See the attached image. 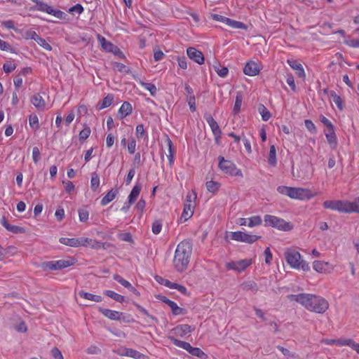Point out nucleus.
<instances>
[{
    "label": "nucleus",
    "instance_id": "nucleus-1",
    "mask_svg": "<svg viewBox=\"0 0 359 359\" xmlns=\"http://www.w3.org/2000/svg\"><path fill=\"white\" fill-rule=\"evenodd\" d=\"M287 297L290 301L298 302L311 312L323 313L329 308L328 302L320 296L301 293L298 294H288Z\"/></svg>",
    "mask_w": 359,
    "mask_h": 359
},
{
    "label": "nucleus",
    "instance_id": "nucleus-2",
    "mask_svg": "<svg viewBox=\"0 0 359 359\" xmlns=\"http://www.w3.org/2000/svg\"><path fill=\"white\" fill-rule=\"evenodd\" d=\"M191 252L192 245L189 241H182L177 245L172 261L177 272L182 273L187 269Z\"/></svg>",
    "mask_w": 359,
    "mask_h": 359
},
{
    "label": "nucleus",
    "instance_id": "nucleus-3",
    "mask_svg": "<svg viewBox=\"0 0 359 359\" xmlns=\"http://www.w3.org/2000/svg\"><path fill=\"white\" fill-rule=\"evenodd\" d=\"M277 191L283 195L287 196L292 199L309 200L315 196L309 189L300 187H291L287 186H279Z\"/></svg>",
    "mask_w": 359,
    "mask_h": 359
},
{
    "label": "nucleus",
    "instance_id": "nucleus-4",
    "mask_svg": "<svg viewBox=\"0 0 359 359\" xmlns=\"http://www.w3.org/2000/svg\"><path fill=\"white\" fill-rule=\"evenodd\" d=\"M284 255L287 263L292 269H302L304 271L310 270L309 263L302 259L301 254L295 249L287 248Z\"/></svg>",
    "mask_w": 359,
    "mask_h": 359
},
{
    "label": "nucleus",
    "instance_id": "nucleus-5",
    "mask_svg": "<svg viewBox=\"0 0 359 359\" xmlns=\"http://www.w3.org/2000/svg\"><path fill=\"white\" fill-rule=\"evenodd\" d=\"M264 222L266 226H271L283 231H290L294 227L290 222L271 215H265Z\"/></svg>",
    "mask_w": 359,
    "mask_h": 359
},
{
    "label": "nucleus",
    "instance_id": "nucleus-6",
    "mask_svg": "<svg viewBox=\"0 0 359 359\" xmlns=\"http://www.w3.org/2000/svg\"><path fill=\"white\" fill-rule=\"evenodd\" d=\"M219 168L226 175L231 177H243V173L241 169L238 168L236 164L229 161L226 160L223 156H219Z\"/></svg>",
    "mask_w": 359,
    "mask_h": 359
},
{
    "label": "nucleus",
    "instance_id": "nucleus-7",
    "mask_svg": "<svg viewBox=\"0 0 359 359\" xmlns=\"http://www.w3.org/2000/svg\"><path fill=\"white\" fill-rule=\"evenodd\" d=\"M74 263V259L69 257L67 259L44 262L41 264V268L44 271H57L73 266Z\"/></svg>",
    "mask_w": 359,
    "mask_h": 359
},
{
    "label": "nucleus",
    "instance_id": "nucleus-8",
    "mask_svg": "<svg viewBox=\"0 0 359 359\" xmlns=\"http://www.w3.org/2000/svg\"><path fill=\"white\" fill-rule=\"evenodd\" d=\"M196 197L197 194L194 191H189L187 194L184 204L183 212L180 217L181 220L183 219V221L185 222L193 215Z\"/></svg>",
    "mask_w": 359,
    "mask_h": 359
},
{
    "label": "nucleus",
    "instance_id": "nucleus-9",
    "mask_svg": "<svg viewBox=\"0 0 359 359\" xmlns=\"http://www.w3.org/2000/svg\"><path fill=\"white\" fill-rule=\"evenodd\" d=\"M168 339L170 340V341L172 342V344L181 348H183L188 351L190 354L192 355L198 357V358H204L206 357L205 353L199 348L196 347H192L189 343L179 340L174 337L173 336H169Z\"/></svg>",
    "mask_w": 359,
    "mask_h": 359
},
{
    "label": "nucleus",
    "instance_id": "nucleus-10",
    "mask_svg": "<svg viewBox=\"0 0 359 359\" xmlns=\"http://www.w3.org/2000/svg\"><path fill=\"white\" fill-rule=\"evenodd\" d=\"M325 209L338 211L343 213H349L348 201L330 200L325 201L323 203Z\"/></svg>",
    "mask_w": 359,
    "mask_h": 359
},
{
    "label": "nucleus",
    "instance_id": "nucleus-11",
    "mask_svg": "<svg viewBox=\"0 0 359 359\" xmlns=\"http://www.w3.org/2000/svg\"><path fill=\"white\" fill-rule=\"evenodd\" d=\"M33 9L53 15L60 20H65L67 16L64 12L57 9H54L51 6H49L44 1L39 5V8H34Z\"/></svg>",
    "mask_w": 359,
    "mask_h": 359
},
{
    "label": "nucleus",
    "instance_id": "nucleus-12",
    "mask_svg": "<svg viewBox=\"0 0 359 359\" xmlns=\"http://www.w3.org/2000/svg\"><path fill=\"white\" fill-rule=\"evenodd\" d=\"M33 9L53 15L60 20H65L67 16L64 12L57 9H54L51 6H49L44 1L39 5V8H34Z\"/></svg>",
    "mask_w": 359,
    "mask_h": 359
},
{
    "label": "nucleus",
    "instance_id": "nucleus-13",
    "mask_svg": "<svg viewBox=\"0 0 359 359\" xmlns=\"http://www.w3.org/2000/svg\"><path fill=\"white\" fill-rule=\"evenodd\" d=\"M260 237L256 235L248 234L243 231H235L232 233L231 238L236 241L253 243L257 241Z\"/></svg>",
    "mask_w": 359,
    "mask_h": 359
},
{
    "label": "nucleus",
    "instance_id": "nucleus-14",
    "mask_svg": "<svg viewBox=\"0 0 359 359\" xmlns=\"http://www.w3.org/2000/svg\"><path fill=\"white\" fill-rule=\"evenodd\" d=\"M251 264V259H245L237 262H227L226 264V267L229 270H233L241 273L245 270Z\"/></svg>",
    "mask_w": 359,
    "mask_h": 359
},
{
    "label": "nucleus",
    "instance_id": "nucleus-15",
    "mask_svg": "<svg viewBox=\"0 0 359 359\" xmlns=\"http://www.w3.org/2000/svg\"><path fill=\"white\" fill-rule=\"evenodd\" d=\"M204 118L212 130L215 142L219 143L222 135V130L218 123L210 114L205 115Z\"/></svg>",
    "mask_w": 359,
    "mask_h": 359
},
{
    "label": "nucleus",
    "instance_id": "nucleus-16",
    "mask_svg": "<svg viewBox=\"0 0 359 359\" xmlns=\"http://www.w3.org/2000/svg\"><path fill=\"white\" fill-rule=\"evenodd\" d=\"M97 40L100 43L102 48L106 51L113 53L115 55L121 53L120 49L116 46L107 41L104 36L98 34Z\"/></svg>",
    "mask_w": 359,
    "mask_h": 359
},
{
    "label": "nucleus",
    "instance_id": "nucleus-17",
    "mask_svg": "<svg viewBox=\"0 0 359 359\" xmlns=\"http://www.w3.org/2000/svg\"><path fill=\"white\" fill-rule=\"evenodd\" d=\"M187 54L188 57L195 62L202 65L204 63V56L200 50L194 47H189L187 49Z\"/></svg>",
    "mask_w": 359,
    "mask_h": 359
},
{
    "label": "nucleus",
    "instance_id": "nucleus-18",
    "mask_svg": "<svg viewBox=\"0 0 359 359\" xmlns=\"http://www.w3.org/2000/svg\"><path fill=\"white\" fill-rule=\"evenodd\" d=\"M287 63L290 67L296 71V74L298 77L304 80L306 79V73L302 64L294 59L287 60Z\"/></svg>",
    "mask_w": 359,
    "mask_h": 359
},
{
    "label": "nucleus",
    "instance_id": "nucleus-19",
    "mask_svg": "<svg viewBox=\"0 0 359 359\" xmlns=\"http://www.w3.org/2000/svg\"><path fill=\"white\" fill-rule=\"evenodd\" d=\"M194 330V328L187 324H182L176 326L172 330L177 336L184 337Z\"/></svg>",
    "mask_w": 359,
    "mask_h": 359
},
{
    "label": "nucleus",
    "instance_id": "nucleus-20",
    "mask_svg": "<svg viewBox=\"0 0 359 359\" xmlns=\"http://www.w3.org/2000/svg\"><path fill=\"white\" fill-rule=\"evenodd\" d=\"M260 69L258 64L253 61L248 62L243 68L244 74L250 76L257 75Z\"/></svg>",
    "mask_w": 359,
    "mask_h": 359
},
{
    "label": "nucleus",
    "instance_id": "nucleus-21",
    "mask_svg": "<svg viewBox=\"0 0 359 359\" xmlns=\"http://www.w3.org/2000/svg\"><path fill=\"white\" fill-rule=\"evenodd\" d=\"M99 311L105 317L112 320H120L122 316V313L109 309L99 308Z\"/></svg>",
    "mask_w": 359,
    "mask_h": 359
},
{
    "label": "nucleus",
    "instance_id": "nucleus-22",
    "mask_svg": "<svg viewBox=\"0 0 359 359\" xmlns=\"http://www.w3.org/2000/svg\"><path fill=\"white\" fill-rule=\"evenodd\" d=\"M325 135L327 141L332 149H335L337 147V138L335 134L334 128L326 130Z\"/></svg>",
    "mask_w": 359,
    "mask_h": 359
},
{
    "label": "nucleus",
    "instance_id": "nucleus-23",
    "mask_svg": "<svg viewBox=\"0 0 359 359\" xmlns=\"http://www.w3.org/2000/svg\"><path fill=\"white\" fill-rule=\"evenodd\" d=\"M133 107L128 102H124L118 111V116L120 119H123L132 113Z\"/></svg>",
    "mask_w": 359,
    "mask_h": 359
},
{
    "label": "nucleus",
    "instance_id": "nucleus-24",
    "mask_svg": "<svg viewBox=\"0 0 359 359\" xmlns=\"http://www.w3.org/2000/svg\"><path fill=\"white\" fill-rule=\"evenodd\" d=\"M0 223L7 231H11L12 233H20L24 231L22 227L10 224L5 217H3L1 219Z\"/></svg>",
    "mask_w": 359,
    "mask_h": 359
},
{
    "label": "nucleus",
    "instance_id": "nucleus-25",
    "mask_svg": "<svg viewBox=\"0 0 359 359\" xmlns=\"http://www.w3.org/2000/svg\"><path fill=\"white\" fill-rule=\"evenodd\" d=\"M162 302L165 303L171 309L172 312L174 315H180L183 313V309L177 306V304L174 302L165 297H163L161 299Z\"/></svg>",
    "mask_w": 359,
    "mask_h": 359
},
{
    "label": "nucleus",
    "instance_id": "nucleus-26",
    "mask_svg": "<svg viewBox=\"0 0 359 359\" xmlns=\"http://www.w3.org/2000/svg\"><path fill=\"white\" fill-rule=\"evenodd\" d=\"M330 265L328 262L323 261H315L313 263V268L318 273H326L330 269Z\"/></svg>",
    "mask_w": 359,
    "mask_h": 359
},
{
    "label": "nucleus",
    "instance_id": "nucleus-27",
    "mask_svg": "<svg viewBox=\"0 0 359 359\" xmlns=\"http://www.w3.org/2000/svg\"><path fill=\"white\" fill-rule=\"evenodd\" d=\"M141 189H142V185L140 184H136L133 187L132 191H130V193L128 197V203L133 204L135 202L138 196L140 195Z\"/></svg>",
    "mask_w": 359,
    "mask_h": 359
},
{
    "label": "nucleus",
    "instance_id": "nucleus-28",
    "mask_svg": "<svg viewBox=\"0 0 359 359\" xmlns=\"http://www.w3.org/2000/svg\"><path fill=\"white\" fill-rule=\"evenodd\" d=\"M32 103L38 109H43L46 106V102L40 94H35L31 99Z\"/></svg>",
    "mask_w": 359,
    "mask_h": 359
},
{
    "label": "nucleus",
    "instance_id": "nucleus-29",
    "mask_svg": "<svg viewBox=\"0 0 359 359\" xmlns=\"http://www.w3.org/2000/svg\"><path fill=\"white\" fill-rule=\"evenodd\" d=\"M118 194L117 189H111L109 191L107 194L102 198L101 205L102 206L107 205L108 203L111 202L116 196Z\"/></svg>",
    "mask_w": 359,
    "mask_h": 359
},
{
    "label": "nucleus",
    "instance_id": "nucleus-30",
    "mask_svg": "<svg viewBox=\"0 0 359 359\" xmlns=\"http://www.w3.org/2000/svg\"><path fill=\"white\" fill-rule=\"evenodd\" d=\"M79 295L80 297L90 300L95 302H101L102 301V297L100 295L93 294L85 291H80L79 292Z\"/></svg>",
    "mask_w": 359,
    "mask_h": 359
},
{
    "label": "nucleus",
    "instance_id": "nucleus-31",
    "mask_svg": "<svg viewBox=\"0 0 359 359\" xmlns=\"http://www.w3.org/2000/svg\"><path fill=\"white\" fill-rule=\"evenodd\" d=\"M121 355H125L128 357H130L135 359H141L142 357H144V355L140 353L139 351L133 349L126 348L123 349V353H121Z\"/></svg>",
    "mask_w": 359,
    "mask_h": 359
},
{
    "label": "nucleus",
    "instance_id": "nucleus-32",
    "mask_svg": "<svg viewBox=\"0 0 359 359\" xmlns=\"http://www.w3.org/2000/svg\"><path fill=\"white\" fill-rule=\"evenodd\" d=\"M330 96L332 98L333 102L337 105L339 111H343L344 108V102L341 97L338 95L334 90L330 92Z\"/></svg>",
    "mask_w": 359,
    "mask_h": 359
},
{
    "label": "nucleus",
    "instance_id": "nucleus-33",
    "mask_svg": "<svg viewBox=\"0 0 359 359\" xmlns=\"http://www.w3.org/2000/svg\"><path fill=\"white\" fill-rule=\"evenodd\" d=\"M224 24H226V25H228L229 27H230L231 28L241 29H247L246 25L243 22L236 21V20H232L229 18H226Z\"/></svg>",
    "mask_w": 359,
    "mask_h": 359
},
{
    "label": "nucleus",
    "instance_id": "nucleus-34",
    "mask_svg": "<svg viewBox=\"0 0 359 359\" xmlns=\"http://www.w3.org/2000/svg\"><path fill=\"white\" fill-rule=\"evenodd\" d=\"M60 243L70 247L76 248L79 246V242L78 238H60L59 240Z\"/></svg>",
    "mask_w": 359,
    "mask_h": 359
},
{
    "label": "nucleus",
    "instance_id": "nucleus-35",
    "mask_svg": "<svg viewBox=\"0 0 359 359\" xmlns=\"http://www.w3.org/2000/svg\"><path fill=\"white\" fill-rule=\"evenodd\" d=\"M165 142L168 147V154L167 157L169 160L170 165H172L174 163L175 150L172 147V142L168 136H167Z\"/></svg>",
    "mask_w": 359,
    "mask_h": 359
},
{
    "label": "nucleus",
    "instance_id": "nucleus-36",
    "mask_svg": "<svg viewBox=\"0 0 359 359\" xmlns=\"http://www.w3.org/2000/svg\"><path fill=\"white\" fill-rule=\"evenodd\" d=\"M100 176L96 172L91 173L90 179V188L93 191H97L100 187Z\"/></svg>",
    "mask_w": 359,
    "mask_h": 359
},
{
    "label": "nucleus",
    "instance_id": "nucleus-37",
    "mask_svg": "<svg viewBox=\"0 0 359 359\" xmlns=\"http://www.w3.org/2000/svg\"><path fill=\"white\" fill-rule=\"evenodd\" d=\"M139 84L146 90H149L152 96H154L157 93L156 86L151 83H146L140 79L138 81Z\"/></svg>",
    "mask_w": 359,
    "mask_h": 359
},
{
    "label": "nucleus",
    "instance_id": "nucleus-38",
    "mask_svg": "<svg viewBox=\"0 0 359 359\" xmlns=\"http://www.w3.org/2000/svg\"><path fill=\"white\" fill-rule=\"evenodd\" d=\"M104 294L106 296L113 299L114 300H115L117 302L122 303V302H123L125 301L124 296L121 295V294L115 292L114 291H112V290H104Z\"/></svg>",
    "mask_w": 359,
    "mask_h": 359
},
{
    "label": "nucleus",
    "instance_id": "nucleus-39",
    "mask_svg": "<svg viewBox=\"0 0 359 359\" xmlns=\"http://www.w3.org/2000/svg\"><path fill=\"white\" fill-rule=\"evenodd\" d=\"M268 162L271 166L273 167L277 164L276 149L274 145H271L270 147Z\"/></svg>",
    "mask_w": 359,
    "mask_h": 359
},
{
    "label": "nucleus",
    "instance_id": "nucleus-40",
    "mask_svg": "<svg viewBox=\"0 0 359 359\" xmlns=\"http://www.w3.org/2000/svg\"><path fill=\"white\" fill-rule=\"evenodd\" d=\"M205 186H206L207 190L209 192L215 194L219 190V187H221V184L218 182L210 180V181L206 182Z\"/></svg>",
    "mask_w": 359,
    "mask_h": 359
},
{
    "label": "nucleus",
    "instance_id": "nucleus-41",
    "mask_svg": "<svg viewBox=\"0 0 359 359\" xmlns=\"http://www.w3.org/2000/svg\"><path fill=\"white\" fill-rule=\"evenodd\" d=\"M355 344L356 342L351 339L341 338L337 339V346H347L351 347L353 350Z\"/></svg>",
    "mask_w": 359,
    "mask_h": 359
},
{
    "label": "nucleus",
    "instance_id": "nucleus-42",
    "mask_svg": "<svg viewBox=\"0 0 359 359\" xmlns=\"http://www.w3.org/2000/svg\"><path fill=\"white\" fill-rule=\"evenodd\" d=\"M348 206L349 213L358 212L359 213V196L355 198L353 201H348Z\"/></svg>",
    "mask_w": 359,
    "mask_h": 359
},
{
    "label": "nucleus",
    "instance_id": "nucleus-43",
    "mask_svg": "<svg viewBox=\"0 0 359 359\" xmlns=\"http://www.w3.org/2000/svg\"><path fill=\"white\" fill-rule=\"evenodd\" d=\"M113 101L114 95L112 94H108L103 98L99 109H102L109 107L112 104Z\"/></svg>",
    "mask_w": 359,
    "mask_h": 359
},
{
    "label": "nucleus",
    "instance_id": "nucleus-44",
    "mask_svg": "<svg viewBox=\"0 0 359 359\" xmlns=\"http://www.w3.org/2000/svg\"><path fill=\"white\" fill-rule=\"evenodd\" d=\"M243 102L242 95L240 93H238L236 96L235 103L233 109V114H237L239 113L241 107Z\"/></svg>",
    "mask_w": 359,
    "mask_h": 359
},
{
    "label": "nucleus",
    "instance_id": "nucleus-45",
    "mask_svg": "<svg viewBox=\"0 0 359 359\" xmlns=\"http://www.w3.org/2000/svg\"><path fill=\"white\" fill-rule=\"evenodd\" d=\"M248 226L254 227L256 226H259L262 224V218L259 215H255L248 219Z\"/></svg>",
    "mask_w": 359,
    "mask_h": 359
},
{
    "label": "nucleus",
    "instance_id": "nucleus-46",
    "mask_svg": "<svg viewBox=\"0 0 359 359\" xmlns=\"http://www.w3.org/2000/svg\"><path fill=\"white\" fill-rule=\"evenodd\" d=\"M113 278L119 283L121 285H123L126 288L131 287V283L125 280L123 277H121L120 275L116 273L113 276Z\"/></svg>",
    "mask_w": 359,
    "mask_h": 359
},
{
    "label": "nucleus",
    "instance_id": "nucleus-47",
    "mask_svg": "<svg viewBox=\"0 0 359 359\" xmlns=\"http://www.w3.org/2000/svg\"><path fill=\"white\" fill-rule=\"evenodd\" d=\"M259 111L263 121H267L271 118V113L264 105L259 107Z\"/></svg>",
    "mask_w": 359,
    "mask_h": 359
},
{
    "label": "nucleus",
    "instance_id": "nucleus-48",
    "mask_svg": "<svg viewBox=\"0 0 359 359\" xmlns=\"http://www.w3.org/2000/svg\"><path fill=\"white\" fill-rule=\"evenodd\" d=\"M91 130L90 127L85 126L84 128L79 133V137L81 141H84L90 136Z\"/></svg>",
    "mask_w": 359,
    "mask_h": 359
},
{
    "label": "nucleus",
    "instance_id": "nucleus-49",
    "mask_svg": "<svg viewBox=\"0 0 359 359\" xmlns=\"http://www.w3.org/2000/svg\"><path fill=\"white\" fill-rule=\"evenodd\" d=\"M162 229V222L161 220H155L151 226L152 232L157 235L158 234Z\"/></svg>",
    "mask_w": 359,
    "mask_h": 359
},
{
    "label": "nucleus",
    "instance_id": "nucleus-50",
    "mask_svg": "<svg viewBox=\"0 0 359 359\" xmlns=\"http://www.w3.org/2000/svg\"><path fill=\"white\" fill-rule=\"evenodd\" d=\"M40 46L46 50H51L52 46L49 44L48 42L46 41V39H43L42 37L39 36L37 38V40L36 41Z\"/></svg>",
    "mask_w": 359,
    "mask_h": 359
},
{
    "label": "nucleus",
    "instance_id": "nucleus-51",
    "mask_svg": "<svg viewBox=\"0 0 359 359\" xmlns=\"http://www.w3.org/2000/svg\"><path fill=\"white\" fill-rule=\"evenodd\" d=\"M83 11H84V8H83V6L80 4H77L75 6L69 8L67 11L72 14H74V13H76L79 15H80L83 12Z\"/></svg>",
    "mask_w": 359,
    "mask_h": 359
},
{
    "label": "nucleus",
    "instance_id": "nucleus-52",
    "mask_svg": "<svg viewBox=\"0 0 359 359\" xmlns=\"http://www.w3.org/2000/svg\"><path fill=\"white\" fill-rule=\"evenodd\" d=\"M286 82L290 86L291 89L295 92L296 91V85L294 82V76L291 73H287L286 74Z\"/></svg>",
    "mask_w": 359,
    "mask_h": 359
},
{
    "label": "nucleus",
    "instance_id": "nucleus-53",
    "mask_svg": "<svg viewBox=\"0 0 359 359\" xmlns=\"http://www.w3.org/2000/svg\"><path fill=\"white\" fill-rule=\"evenodd\" d=\"M79 217L81 222H85L88 219L89 212L86 209L79 210Z\"/></svg>",
    "mask_w": 359,
    "mask_h": 359
},
{
    "label": "nucleus",
    "instance_id": "nucleus-54",
    "mask_svg": "<svg viewBox=\"0 0 359 359\" xmlns=\"http://www.w3.org/2000/svg\"><path fill=\"white\" fill-rule=\"evenodd\" d=\"M155 278L161 284H162L170 289H173V287H174L175 283H172L167 279H163V278H161L160 276H156Z\"/></svg>",
    "mask_w": 359,
    "mask_h": 359
},
{
    "label": "nucleus",
    "instance_id": "nucleus-55",
    "mask_svg": "<svg viewBox=\"0 0 359 359\" xmlns=\"http://www.w3.org/2000/svg\"><path fill=\"white\" fill-rule=\"evenodd\" d=\"M15 69L16 65L11 62H5L3 65V69L7 74L12 72Z\"/></svg>",
    "mask_w": 359,
    "mask_h": 359
},
{
    "label": "nucleus",
    "instance_id": "nucleus-56",
    "mask_svg": "<svg viewBox=\"0 0 359 359\" xmlns=\"http://www.w3.org/2000/svg\"><path fill=\"white\" fill-rule=\"evenodd\" d=\"M304 125L306 129L311 133H316L317 130L315 124L312 122V121L306 119L304 121Z\"/></svg>",
    "mask_w": 359,
    "mask_h": 359
},
{
    "label": "nucleus",
    "instance_id": "nucleus-57",
    "mask_svg": "<svg viewBox=\"0 0 359 359\" xmlns=\"http://www.w3.org/2000/svg\"><path fill=\"white\" fill-rule=\"evenodd\" d=\"M264 255L265 257V263L268 265H270L272 262L273 255L271 252L270 248L267 247L264 252Z\"/></svg>",
    "mask_w": 359,
    "mask_h": 359
},
{
    "label": "nucleus",
    "instance_id": "nucleus-58",
    "mask_svg": "<svg viewBox=\"0 0 359 359\" xmlns=\"http://www.w3.org/2000/svg\"><path fill=\"white\" fill-rule=\"evenodd\" d=\"M29 122L32 129L36 130L39 128V119L36 115L30 116L29 118Z\"/></svg>",
    "mask_w": 359,
    "mask_h": 359
},
{
    "label": "nucleus",
    "instance_id": "nucleus-59",
    "mask_svg": "<svg viewBox=\"0 0 359 359\" xmlns=\"http://www.w3.org/2000/svg\"><path fill=\"white\" fill-rule=\"evenodd\" d=\"M0 50L4 51H8L11 53H13V48L12 46L5 41H3L0 39Z\"/></svg>",
    "mask_w": 359,
    "mask_h": 359
},
{
    "label": "nucleus",
    "instance_id": "nucleus-60",
    "mask_svg": "<svg viewBox=\"0 0 359 359\" xmlns=\"http://www.w3.org/2000/svg\"><path fill=\"white\" fill-rule=\"evenodd\" d=\"M187 101L191 111L196 110L195 96L187 97Z\"/></svg>",
    "mask_w": 359,
    "mask_h": 359
},
{
    "label": "nucleus",
    "instance_id": "nucleus-61",
    "mask_svg": "<svg viewBox=\"0 0 359 359\" xmlns=\"http://www.w3.org/2000/svg\"><path fill=\"white\" fill-rule=\"evenodd\" d=\"M215 71L217 74L222 78H225L229 73V69L226 67H217Z\"/></svg>",
    "mask_w": 359,
    "mask_h": 359
},
{
    "label": "nucleus",
    "instance_id": "nucleus-62",
    "mask_svg": "<svg viewBox=\"0 0 359 359\" xmlns=\"http://www.w3.org/2000/svg\"><path fill=\"white\" fill-rule=\"evenodd\" d=\"M41 153L38 147H34L32 149V158L35 163H37L40 159Z\"/></svg>",
    "mask_w": 359,
    "mask_h": 359
},
{
    "label": "nucleus",
    "instance_id": "nucleus-63",
    "mask_svg": "<svg viewBox=\"0 0 359 359\" xmlns=\"http://www.w3.org/2000/svg\"><path fill=\"white\" fill-rule=\"evenodd\" d=\"M344 43L349 47L359 48V39L345 40Z\"/></svg>",
    "mask_w": 359,
    "mask_h": 359
},
{
    "label": "nucleus",
    "instance_id": "nucleus-64",
    "mask_svg": "<svg viewBox=\"0 0 359 359\" xmlns=\"http://www.w3.org/2000/svg\"><path fill=\"white\" fill-rule=\"evenodd\" d=\"M51 355L55 359H63L61 351L56 347L51 350Z\"/></svg>",
    "mask_w": 359,
    "mask_h": 359
}]
</instances>
